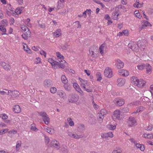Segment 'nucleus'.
Segmentation results:
<instances>
[{
	"label": "nucleus",
	"instance_id": "9b49d317",
	"mask_svg": "<svg viewBox=\"0 0 153 153\" xmlns=\"http://www.w3.org/2000/svg\"><path fill=\"white\" fill-rule=\"evenodd\" d=\"M57 94L60 98L62 99L63 100H65L67 98L66 93L62 90H58L57 92Z\"/></svg>",
	"mask_w": 153,
	"mask_h": 153
},
{
	"label": "nucleus",
	"instance_id": "20e7f679",
	"mask_svg": "<svg viewBox=\"0 0 153 153\" xmlns=\"http://www.w3.org/2000/svg\"><path fill=\"white\" fill-rule=\"evenodd\" d=\"M78 97L75 94H71L68 96V101L69 103H74L78 100Z\"/></svg>",
	"mask_w": 153,
	"mask_h": 153
},
{
	"label": "nucleus",
	"instance_id": "e433bc0d",
	"mask_svg": "<svg viewBox=\"0 0 153 153\" xmlns=\"http://www.w3.org/2000/svg\"><path fill=\"white\" fill-rule=\"evenodd\" d=\"M96 76L97 78V81H100L102 79L101 74L100 72H97L96 73Z\"/></svg>",
	"mask_w": 153,
	"mask_h": 153
},
{
	"label": "nucleus",
	"instance_id": "49530a36",
	"mask_svg": "<svg viewBox=\"0 0 153 153\" xmlns=\"http://www.w3.org/2000/svg\"><path fill=\"white\" fill-rule=\"evenodd\" d=\"M56 56H57V57L59 58L60 59H64V56H62V55L61 54V53L59 52H57L56 53Z\"/></svg>",
	"mask_w": 153,
	"mask_h": 153
},
{
	"label": "nucleus",
	"instance_id": "bb28decb",
	"mask_svg": "<svg viewBox=\"0 0 153 153\" xmlns=\"http://www.w3.org/2000/svg\"><path fill=\"white\" fill-rule=\"evenodd\" d=\"M13 111L15 113H19L21 111V109L20 106L18 105H15L13 108Z\"/></svg>",
	"mask_w": 153,
	"mask_h": 153
},
{
	"label": "nucleus",
	"instance_id": "dca6fc26",
	"mask_svg": "<svg viewBox=\"0 0 153 153\" xmlns=\"http://www.w3.org/2000/svg\"><path fill=\"white\" fill-rule=\"evenodd\" d=\"M51 144L57 150L60 148V144L59 143L55 140H53L51 141Z\"/></svg>",
	"mask_w": 153,
	"mask_h": 153
},
{
	"label": "nucleus",
	"instance_id": "58836bf2",
	"mask_svg": "<svg viewBox=\"0 0 153 153\" xmlns=\"http://www.w3.org/2000/svg\"><path fill=\"white\" fill-rule=\"evenodd\" d=\"M69 46L68 43H66L65 45H62L61 47L63 50H66L68 48Z\"/></svg>",
	"mask_w": 153,
	"mask_h": 153
},
{
	"label": "nucleus",
	"instance_id": "680f3d73",
	"mask_svg": "<svg viewBox=\"0 0 153 153\" xmlns=\"http://www.w3.org/2000/svg\"><path fill=\"white\" fill-rule=\"evenodd\" d=\"M122 110L123 113H127L128 111L129 108L127 107H124L122 109Z\"/></svg>",
	"mask_w": 153,
	"mask_h": 153
},
{
	"label": "nucleus",
	"instance_id": "0e129e2a",
	"mask_svg": "<svg viewBox=\"0 0 153 153\" xmlns=\"http://www.w3.org/2000/svg\"><path fill=\"white\" fill-rule=\"evenodd\" d=\"M40 54L42 55H43L45 56V57H46V52L42 50L40 52Z\"/></svg>",
	"mask_w": 153,
	"mask_h": 153
},
{
	"label": "nucleus",
	"instance_id": "3c124183",
	"mask_svg": "<svg viewBox=\"0 0 153 153\" xmlns=\"http://www.w3.org/2000/svg\"><path fill=\"white\" fill-rule=\"evenodd\" d=\"M46 129L47 130V131L49 134H53L54 133L53 130L51 128H47Z\"/></svg>",
	"mask_w": 153,
	"mask_h": 153
},
{
	"label": "nucleus",
	"instance_id": "6ab92c4d",
	"mask_svg": "<svg viewBox=\"0 0 153 153\" xmlns=\"http://www.w3.org/2000/svg\"><path fill=\"white\" fill-rule=\"evenodd\" d=\"M145 109V108L143 106L138 107L137 108L136 111L132 113L131 114H136L139 112H142L143 111H144Z\"/></svg>",
	"mask_w": 153,
	"mask_h": 153
},
{
	"label": "nucleus",
	"instance_id": "4be33fe9",
	"mask_svg": "<svg viewBox=\"0 0 153 153\" xmlns=\"http://www.w3.org/2000/svg\"><path fill=\"white\" fill-rule=\"evenodd\" d=\"M48 62L50 63L52 66L54 68H56L55 67V65H57L58 63L56 61H54L53 59L51 58H49L48 59Z\"/></svg>",
	"mask_w": 153,
	"mask_h": 153
},
{
	"label": "nucleus",
	"instance_id": "de8ad7c7",
	"mask_svg": "<svg viewBox=\"0 0 153 153\" xmlns=\"http://www.w3.org/2000/svg\"><path fill=\"white\" fill-rule=\"evenodd\" d=\"M137 67L138 69L142 70L144 68L145 66L144 64H142L138 65Z\"/></svg>",
	"mask_w": 153,
	"mask_h": 153
},
{
	"label": "nucleus",
	"instance_id": "aec40b11",
	"mask_svg": "<svg viewBox=\"0 0 153 153\" xmlns=\"http://www.w3.org/2000/svg\"><path fill=\"white\" fill-rule=\"evenodd\" d=\"M1 65L2 66L3 68L6 71L9 70L10 67L9 64H6L4 62H1Z\"/></svg>",
	"mask_w": 153,
	"mask_h": 153
},
{
	"label": "nucleus",
	"instance_id": "7ed1b4c3",
	"mask_svg": "<svg viewBox=\"0 0 153 153\" xmlns=\"http://www.w3.org/2000/svg\"><path fill=\"white\" fill-rule=\"evenodd\" d=\"M38 115L42 117L43 120L46 125H48L50 122V120L48 115L44 111L38 112Z\"/></svg>",
	"mask_w": 153,
	"mask_h": 153
},
{
	"label": "nucleus",
	"instance_id": "f8f14e48",
	"mask_svg": "<svg viewBox=\"0 0 153 153\" xmlns=\"http://www.w3.org/2000/svg\"><path fill=\"white\" fill-rule=\"evenodd\" d=\"M73 86L76 91H78L79 93V94L81 96H82L84 95V92L80 88L79 85L77 83H74L73 84Z\"/></svg>",
	"mask_w": 153,
	"mask_h": 153
},
{
	"label": "nucleus",
	"instance_id": "5701e85b",
	"mask_svg": "<svg viewBox=\"0 0 153 153\" xmlns=\"http://www.w3.org/2000/svg\"><path fill=\"white\" fill-rule=\"evenodd\" d=\"M12 94L11 95V97L12 98H16L19 97L20 95V93L17 91H12Z\"/></svg>",
	"mask_w": 153,
	"mask_h": 153
},
{
	"label": "nucleus",
	"instance_id": "69168bd1",
	"mask_svg": "<svg viewBox=\"0 0 153 153\" xmlns=\"http://www.w3.org/2000/svg\"><path fill=\"white\" fill-rule=\"evenodd\" d=\"M134 102V106H138L139 105H141V103L140 102V101H137L135 102Z\"/></svg>",
	"mask_w": 153,
	"mask_h": 153
},
{
	"label": "nucleus",
	"instance_id": "864d4df0",
	"mask_svg": "<svg viewBox=\"0 0 153 153\" xmlns=\"http://www.w3.org/2000/svg\"><path fill=\"white\" fill-rule=\"evenodd\" d=\"M22 10L19 7L17 8L15 10V12L16 14H20L21 13Z\"/></svg>",
	"mask_w": 153,
	"mask_h": 153
},
{
	"label": "nucleus",
	"instance_id": "39448f33",
	"mask_svg": "<svg viewBox=\"0 0 153 153\" xmlns=\"http://www.w3.org/2000/svg\"><path fill=\"white\" fill-rule=\"evenodd\" d=\"M139 43L138 42V44H137L135 42H132L128 44V47L132 51L136 52L138 50V47L139 46Z\"/></svg>",
	"mask_w": 153,
	"mask_h": 153
},
{
	"label": "nucleus",
	"instance_id": "0eeeda50",
	"mask_svg": "<svg viewBox=\"0 0 153 153\" xmlns=\"http://www.w3.org/2000/svg\"><path fill=\"white\" fill-rule=\"evenodd\" d=\"M104 74L105 76L107 77L110 78L113 76L111 69L108 67L105 68L104 70Z\"/></svg>",
	"mask_w": 153,
	"mask_h": 153
},
{
	"label": "nucleus",
	"instance_id": "8fccbe9b",
	"mask_svg": "<svg viewBox=\"0 0 153 153\" xmlns=\"http://www.w3.org/2000/svg\"><path fill=\"white\" fill-rule=\"evenodd\" d=\"M30 129L32 131H38V129L36 128L34 124H32L30 128Z\"/></svg>",
	"mask_w": 153,
	"mask_h": 153
},
{
	"label": "nucleus",
	"instance_id": "b1692460",
	"mask_svg": "<svg viewBox=\"0 0 153 153\" xmlns=\"http://www.w3.org/2000/svg\"><path fill=\"white\" fill-rule=\"evenodd\" d=\"M146 73L149 74H150L152 72V67L149 64H146Z\"/></svg>",
	"mask_w": 153,
	"mask_h": 153
},
{
	"label": "nucleus",
	"instance_id": "c85d7f7f",
	"mask_svg": "<svg viewBox=\"0 0 153 153\" xmlns=\"http://www.w3.org/2000/svg\"><path fill=\"white\" fill-rule=\"evenodd\" d=\"M22 142L21 141H18L17 142L16 146V150L18 151L19 150L21 147Z\"/></svg>",
	"mask_w": 153,
	"mask_h": 153
},
{
	"label": "nucleus",
	"instance_id": "bf43d9fd",
	"mask_svg": "<svg viewBox=\"0 0 153 153\" xmlns=\"http://www.w3.org/2000/svg\"><path fill=\"white\" fill-rule=\"evenodd\" d=\"M153 128V125L152 124H150L147 127V129L148 130L151 131L152 129Z\"/></svg>",
	"mask_w": 153,
	"mask_h": 153
},
{
	"label": "nucleus",
	"instance_id": "5fc2aeb1",
	"mask_svg": "<svg viewBox=\"0 0 153 153\" xmlns=\"http://www.w3.org/2000/svg\"><path fill=\"white\" fill-rule=\"evenodd\" d=\"M7 128L4 129L0 130V135H1L6 133L8 131Z\"/></svg>",
	"mask_w": 153,
	"mask_h": 153
},
{
	"label": "nucleus",
	"instance_id": "c9c22d12",
	"mask_svg": "<svg viewBox=\"0 0 153 153\" xmlns=\"http://www.w3.org/2000/svg\"><path fill=\"white\" fill-rule=\"evenodd\" d=\"M21 27L22 30L25 32H27L28 31H30L29 29L25 25H22Z\"/></svg>",
	"mask_w": 153,
	"mask_h": 153
},
{
	"label": "nucleus",
	"instance_id": "f03ea898",
	"mask_svg": "<svg viewBox=\"0 0 153 153\" xmlns=\"http://www.w3.org/2000/svg\"><path fill=\"white\" fill-rule=\"evenodd\" d=\"M80 86L84 90L88 92H91L93 90L90 86V83L87 80H85L82 83H81Z\"/></svg>",
	"mask_w": 153,
	"mask_h": 153
},
{
	"label": "nucleus",
	"instance_id": "cd10ccee",
	"mask_svg": "<svg viewBox=\"0 0 153 153\" xmlns=\"http://www.w3.org/2000/svg\"><path fill=\"white\" fill-rule=\"evenodd\" d=\"M31 32L30 31L26 32V33H23L22 35V37L25 39H28V37L30 35Z\"/></svg>",
	"mask_w": 153,
	"mask_h": 153
},
{
	"label": "nucleus",
	"instance_id": "6e6552de",
	"mask_svg": "<svg viewBox=\"0 0 153 153\" xmlns=\"http://www.w3.org/2000/svg\"><path fill=\"white\" fill-rule=\"evenodd\" d=\"M114 103L118 106H122L125 103L124 100L120 98H115L114 101Z\"/></svg>",
	"mask_w": 153,
	"mask_h": 153
},
{
	"label": "nucleus",
	"instance_id": "79ce46f5",
	"mask_svg": "<svg viewBox=\"0 0 153 153\" xmlns=\"http://www.w3.org/2000/svg\"><path fill=\"white\" fill-rule=\"evenodd\" d=\"M104 118V117L98 115L97 119L99 123H101L102 122Z\"/></svg>",
	"mask_w": 153,
	"mask_h": 153
},
{
	"label": "nucleus",
	"instance_id": "f3484780",
	"mask_svg": "<svg viewBox=\"0 0 153 153\" xmlns=\"http://www.w3.org/2000/svg\"><path fill=\"white\" fill-rule=\"evenodd\" d=\"M118 72L121 75L123 76H127L129 74V73L128 71L124 69L119 70Z\"/></svg>",
	"mask_w": 153,
	"mask_h": 153
},
{
	"label": "nucleus",
	"instance_id": "a211bd4d",
	"mask_svg": "<svg viewBox=\"0 0 153 153\" xmlns=\"http://www.w3.org/2000/svg\"><path fill=\"white\" fill-rule=\"evenodd\" d=\"M125 79H124L119 78L117 80V85L119 86H121L124 85L125 83Z\"/></svg>",
	"mask_w": 153,
	"mask_h": 153
},
{
	"label": "nucleus",
	"instance_id": "1a4fd4ad",
	"mask_svg": "<svg viewBox=\"0 0 153 153\" xmlns=\"http://www.w3.org/2000/svg\"><path fill=\"white\" fill-rule=\"evenodd\" d=\"M68 134L69 136L76 139H79L83 137L82 135H78L76 133L71 131H68Z\"/></svg>",
	"mask_w": 153,
	"mask_h": 153
},
{
	"label": "nucleus",
	"instance_id": "37998d69",
	"mask_svg": "<svg viewBox=\"0 0 153 153\" xmlns=\"http://www.w3.org/2000/svg\"><path fill=\"white\" fill-rule=\"evenodd\" d=\"M134 14L135 15V16L138 18L140 19L142 17L141 15L137 10H136L134 12Z\"/></svg>",
	"mask_w": 153,
	"mask_h": 153
},
{
	"label": "nucleus",
	"instance_id": "a18cd8bd",
	"mask_svg": "<svg viewBox=\"0 0 153 153\" xmlns=\"http://www.w3.org/2000/svg\"><path fill=\"white\" fill-rule=\"evenodd\" d=\"M0 117L3 120L7 119L8 118V116L5 114H0Z\"/></svg>",
	"mask_w": 153,
	"mask_h": 153
},
{
	"label": "nucleus",
	"instance_id": "09e8293b",
	"mask_svg": "<svg viewBox=\"0 0 153 153\" xmlns=\"http://www.w3.org/2000/svg\"><path fill=\"white\" fill-rule=\"evenodd\" d=\"M92 104L93 105V106L94 108H95V109H97L98 108L99 106H98L94 102V98L93 97H92Z\"/></svg>",
	"mask_w": 153,
	"mask_h": 153
},
{
	"label": "nucleus",
	"instance_id": "4d7b16f0",
	"mask_svg": "<svg viewBox=\"0 0 153 153\" xmlns=\"http://www.w3.org/2000/svg\"><path fill=\"white\" fill-rule=\"evenodd\" d=\"M57 91L56 88L54 87H52L50 89V91L51 92L52 94H54Z\"/></svg>",
	"mask_w": 153,
	"mask_h": 153
},
{
	"label": "nucleus",
	"instance_id": "052dcab7",
	"mask_svg": "<svg viewBox=\"0 0 153 153\" xmlns=\"http://www.w3.org/2000/svg\"><path fill=\"white\" fill-rule=\"evenodd\" d=\"M8 134H15L17 133V131L14 129L11 130L8 132Z\"/></svg>",
	"mask_w": 153,
	"mask_h": 153
},
{
	"label": "nucleus",
	"instance_id": "a878e982",
	"mask_svg": "<svg viewBox=\"0 0 153 153\" xmlns=\"http://www.w3.org/2000/svg\"><path fill=\"white\" fill-rule=\"evenodd\" d=\"M63 87L68 92L71 91V88L70 85L68 83L64 84L63 85Z\"/></svg>",
	"mask_w": 153,
	"mask_h": 153
},
{
	"label": "nucleus",
	"instance_id": "f257e3e1",
	"mask_svg": "<svg viewBox=\"0 0 153 153\" xmlns=\"http://www.w3.org/2000/svg\"><path fill=\"white\" fill-rule=\"evenodd\" d=\"M131 82L133 84L139 88L143 86L146 83L145 82L143 79H139L137 77L134 76L132 77Z\"/></svg>",
	"mask_w": 153,
	"mask_h": 153
},
{
	"label": "nucleus",
	"instance_id": "a19ab883",
	"mask_svg": "<svg viewBox=\"0 0 153 153\" xmlns=\"http://www.w3.org/2000/svg\"><path fill=\"white\" fill-rule=\"evenodd\" d=\"M105 46V44H102L100 46L99 50L100 53L102 55L103 53V49Z\"/></svg>",
	"mask_w": 153,
	"mask_h": 153
},
{
	"label": "nucleus",
	"instance_id": "423d86ee",
	"mask_svg": "<svg viewBox=\"0 0 153 153\" xmlns=\"http://www.w3.org/2000/svg\"><path fill=\"white\" fill-rule=\"evenodd\" d=\"M127 123L128 126L130 127L134 126L137 124V121L135 118L132 117H130L128 118Z\"/></svg>",
	"mask_w": 153,
	"mask_h": 153
},
{
	"label": "nucleus",
	"instance_id": "473e14b6",
	"mask_svg": "<svg viewBox=\"0 0 153 153\" xmlns=\"http://www.w3.org/2000/svg\"><path fill=\"white\" fill-rule=\"evenodd\" d=\"M30 19L27 18L24 20V22L28 27H31L32 26L31 24L30 23Z\"/></svg>",
	"mask_w": 153,
	"mask_h": 153
},
{
	"label": "nucleus",
	"instance_id": "72a5a7b5",
	"mask_svg": "<svg viewBox=\"0 0 153 153\" xmlns=\"http://www.w3.org/2000/svg\"><path fill=\"white\" fill-rule=\"evenodd\" d=\"M119 14L116 12H113L112 14V18L114 20H117V17Z\"/></svg>",
	"mask_w": 153,
	"mask_h": 153
},
{
	"label": "nucleus",
	"instance_id": "774afa93",
	"mask_svg": "<svg viewBox=\"0 0 153 153\" xmlns=\"http://www.w3.org/2000/svg\"><path fill=\"white\" fill-rule=\"evenodd\" d=\"M150 91L151 92L152 95L153 94V85L150 86Z\"/></svg>",
	"mask_w": 153,
	"mask_h": 153
},
{
	"label": "nucleus",
	"instance_id": "7c9ffc66",
	"mask_svg": "<svg viewBox=\"0 0 153 153\" xmlns=\"http://www.w3.org/2000/svg\"><path fill=\"white\" fill-rule=\"evenodd\" d=\"M61 79L62 82L64 84L68 83V80L65 76L64 75H62L61 76Z\"/></svg>",
	"mask_w": 153,
	"mask_h": 153
},
{
	"label": "nucleus",
	"instance_id": "f704fd0d",
	"mask_svg": "<svg viewBox=\"0 0 153 153\" xmlns=\"http://www.w3.org/2000/svg\"><path fill=\"white\" fill-rule=\"evenodd\" d=\"M78 131H83L85 129V127L84 125L80 124L78 126Z\"/></svg>",
	"mask_w": 153,
	"mask_h": 153
},
{
	"label": "nucleus",
	"instance_id": "ea45409f",
	"mask_svg": "<svg viewBox=\"0 0 153 153\" xmlns=\"http://www.w3.org/2000/svg\"><path fill=\"white\" fill-rule=\"evenodd\" d=\"M117 8H118L120 10L123 11H126V9L124 6L122 5H119L117 7Z\"/></svg>",
	"mask_w": 153,
	"mask_h": 153
},
{
	"label": "nucleus",
	"instance_id": "ddd939ff",
	"mask_svg": "<svg viewBox=\"0 0 153 153\" xmlns=\"http://www.w3.org/2000/svg\"><path fill=\"white\" fill-rule=\"evenodd\" d=\"M120 111L119 110H116L113 113V118L114 120L117 119L120 120Z\"/></svg>",
	"mask_w": 153,
	"mask_h": 153
},
{
	"label": "nucleus",
	"instance_id": "4c0bfd02",
	"mask_svg": "<svg viewBox=\"0 0 153 153\" xmlns=\"http://www.w3.org/2000/svg\"><path fill=\"white\" fill-rule=\"evenodd\" d=\"M107 128L110 130H114L115 129L116 126L115 125H113L111 124L108 125L107 126Z\"/></svg>",
	"mask_w": 153,
	"mask_h": 153
},
{
	"label": "nucleus",
	"instance_id": "412c9836",
	"mask_svg": "<svg viewBox=\"0 0 153 153\" xmlns=\"http://www.w3.org/2000/svg\"><path fill=\"white\" fill-rule=\"evenodd\" d=\"M61 35V30L58 29L56 30L53 33V35L56 37H58Z\"/></svg>",
	"mask_w": 153,
	"mask_h": 153
},
{
	"label": "nucleus",
	"instance_id": "2f4dec72",
	"mask_svg": "<svg viewBox=\"0 0 153 153\" xmlns=\"http://www.w3.org/2000/svg\"><path fill=\"white\" fill-rule=\"evenodd\" d=\"M23 48L25 51L28 53H31L30 50L28 47L27 45L25 44L23 45Z\"/></svg>",
	"mask_w": 153,
	"mask_h": 153
},
{
	"label": "nucleus",
	"instance_id": "c03bdc74",
	"mask_svg": "<svg viewBox=\"0 0 153 153\" xmlns=\"http://www.w3.org/2000/svg\"><path fill=\"white\" fill-rule=\"evenodd\" d=\"M89 56L93 58H96V57L95 55V53L93 51L89 50Z\"/></svg>",
	"mask_w": 153,
	"mask_h": 153
},
{
	"label": "nucleus",
	"instance_id": "393cba45",
	"mask_svg": "<svg viewBox=\"0 0 153 153\" xmlns=\"http://www.w3.org/2000/svg\"><path fill=\"white\" fill-rule=\"evenodd\" d=\"M61 152L62 153H68V150L67 147L65 145H63L61 147Z\"/></svg>",
	"mask_w": 153,
	"mask_h": 153
},
{
	"label": "nucleus",
	"instance_id": "e2e57ef3",
	"mask_svg": "<svg viewBox=\"0 0 153 153\" xmlns=\"http://www.w3.org/2000/svg\"><path fill=\"white\" fill-rule=\"evenodd\" d=\"M106 135L107 136V137H113L112 132H109L107 133H106Z\"/></svg>",
	"mask_w": 153,
	"mask_h": 153
},
{
	"label": "nucleus",
	"instance_id": "603ef678",
	"mask_svg": "<svg viewBox=\"0 0 153 153\" xmlns=\"http://www.w3.org/2000/svg\"><path fill=\"white\" fill-rule=\"evenodd\" d=\"M68 121L69 122V125L71 126H74V123L72 121V119L71 118H69L68 119Z\"/></svg>",
	"mask_w": 153,
	"mask_h": 153
},
{
	"label": "nucleus",
	"instance_id": "6e6d98bb",
	"mask_svg": "<svg viewBox=\"0 0 153 153\" xmlns=\"http://www.w3.org/2000/svg\"><path fill=\"white\" fill-rule=\"evenodd\" d=\"M143 25L145 26H151V25L150 23L146 21H144L143 22Z\"/></svg>",
	"mask_w": 153,
	"mask_h": 153
},
{
	"label": "nucleus",
	"instance_id": "c756f323",
	"mask_svg": "<svg viewBox=\"0 0 153 153\" xmlns=\"http://www.w3.org/2000/svg\"><path fill=\"white\" fill-rule=\"evenodd\" d=\"M107 114V111L105 109H102L100 111V112L98 114V115L104 117V115H106Z\"/></svg>",
	"mask_w": 153,
	"mask_h": 153
},
{
	"label": "nucleus",
	"instance_id": "2eb2a0df",
	"mask_svg": "<svg viewBox=\"0 0 153 153\" xmlns=\"http://www.w3.org/2000/svg\"><path fill=\"white\" fill-rule=\"evenodd\" d=\"M52 81L49 79L45 80L43 82V85L46 88H49L52 85Z\"/></svg>",
	"mask_w": 153,
	"mask_h": 153
},
{
	"label": "nucleus",
	"instance_id": "9d476101",
	"mask_svg": "<svg viewBox=\"0 0 153 153\" xmlns=\"http://www.w3.org/2000/svg\"><path fill=\"white\" fill-rule=\"evenodd\" d=\"M57 62L58 64H57L56 65H55V67L56 68H55V69L59 68H65V65L64 64L65 63H66V62L64 60L62 61L61 59L60 60H59V62Z\"/></svg>",
	"mask_w": 153,
	"mask_h": 153
},
{
	"label": "nucleus",
	"instance_id": "4468645a",
	"mask_svg": "<svg viewBox=\"0 0 153 153\" xmlns=\"http://www.w3.org/2000/svg\"><path fill=\"white\" fill-rule=\"evenodd\" d=\"M115 65L118 69H120L123 68L124 64L119 59H117L115 60Z\"/></svg>",
	"mask_w": 153,
	"mask_h": 153
},
{
	"label": "nucleus",
	"instance_id": "338daca9",
	"mask_svg": "<svg viewBox=\"0 0 153 153\" xmlns=\"http://www.w3.org/2000/svg\"><path fill=\"white\" fill-rule=\"evenodd\" d=\"M148 138L150 139H153V135L152 134H148Z\"/></svg>",
	"mask_w": 153,
	"mask_h": 153
},
{
	"label": "nucleus",
	"instance_id": "13d9d810",
	"mask_svg": "<svg viewBox=\"0 0 153 153\" xmlns=\"http://www.w3.org/2000/svg\"><path fill=\"white\" fill-rule=\"evenodd\" d=\"M0 30L4 33L6 31L5 28L3 25H0Z\"/></svg>",
	"mask_w": 153,
	"mask_h": 153
}]
</instances>
